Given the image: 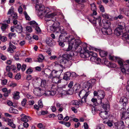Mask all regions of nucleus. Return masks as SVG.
Listing matches in <instances>:
<instances>
[{"instance_id": "obj_60", "label": "nucleus", "mask_w": 129, "mask_h": 129, "mask_svg": "<svg viewBox=\"0 0 129 129\" xmlns=\"http://www.w3.org/2000/svg\"><path fill=\"white\" fill-rule=\"evenodd\" d=\"M63 41H60L59 40L58 41L59 45L62 47H63L64 46V44Z\"/></svg>"}, {"instance_id": "obj_8", "label": "nucleus", "mask_w": 129, "mask_h": 129, "mask_svg": "<svg viewBox=\"0 0 129 129\" xmlns=\"http://www.w3.org/2000/svg\"><path fill=\"white\" fill-rule=\"evenodd\" d=\"M117 61L118 63L120 66L121 71L122 72H125V70L124 69L126 68V67L128 65H126L124 63V61L121 58L118 57V58L116 60V61Z\"/></svg>"}, {"instance_id": "obj_13", "label": "nucleus", "mask_w": 129, "mask_h": 129, "mask_svg": "<svg viewBox=\"0 0 129 129\" xmlns=\"http://www.w3.org/2000/svg\"><path fill=\"white\" fill-rule=\"evenodd\" d=\"M105 96V94L104 91L101 90H98V98L99 100L100 101L101 100L103 101L104 100V98Z\"/></svg>"}, {"instance_id": "obj_63", "label": "nucleus", "mask_w": 129, "mask_h": 129, "mask_svg": "<svg viewBox=\"0 0 129 129\" xmlns=\"http://www.w3.org/2000/svg\"><path fill=\"white\" fill-rule=\"evenodd\" d=\"M99 8L100 11L102 12H104L105 11L104 8L103 6L100 5L99 6Z\"/></svg>"}, {"instance_id": "obj_33", "label": "nucleus", "mask_w": 129, "mask_h": 129, "mask_svg": "<svg viewBox=\"0 0 129 129\" xmlns=\"http://www.w3.org/2000/svg\"><path fill=\"white\" fill-rule=\"evenodd\" d=\"M9 111L10 113H12L17 114L18 113V111L17 109H15L12 107L10 108Z\"/></svg>"}, {"instance_id": "obj_42", "label": "nucleus", "mask_w": 129, "mask_h": 129, "mask_svg": "<svg viewBox=\"0 0 129 129\" xmlns=\"http://www.w3.org/2000/svg\"><path fill=\"white\" fill-rule=\"evenodd\" d=\"M70 91V89L68 90V91H66L65 90H63L61 92V94L62 95H64L65 94H72V93L73 91H72L71 93H70L69 92V91Z\"/></svg>"}, {"instance_id": "obj_44", "label": "nucleus", "mask_w": 129, "mask_h": 129, "mask_svg": "<svg viewBox=\"0 0 129 129\" xmlns=\"http://www.w3.org/2000/svg\"><path fill=\"white\" fill-rule=\"evenodd\" d=\"M91 112L93 115L95 114L97 112V109L94 106L92 107L91 108Z\"/></svg>"}, {"instance_id": "obj_46", "label": "nucleus", "mask_w": 129, "mask_h": 129, "mask_svg": "<svg viewBox=\"0 0 129 129\" xmlns=\"http://www.w3.org/2000/svg\"><path fill=\"white\" fill-rule=\"evenodd\" d=\"M16 36L15 33H10L8 34V37L10 39H11L12 37H15Z\"/></svg>"}, {"instance_id": "obj_29", "label": "nucleus", "mask_w": 129, "mask_h": 129, "mask_svg": "<svg viewBox=\"0 0 129 129\" xmlns=\"http://www.w3.org/2000/svg\"><path fill=\"white\" fill-rule=\"evenodd\" d=\"M35 79L36 80V83L34 84V85L35 87H37V85L39 86L40 85L41 79L40 78L38 77L36 78Z\"/></svg>"}, {"instance_id": "obj_28", "label": "nucleus", "mask_w": 129, "mask_h": 129, "mask_svg": "<svg viewBox=\"0 0 129 129\" xmlns=\"http://www.w3.org/2000/svg\"><path fill=\"white\" fill-rule=\"evenodd\" d=\"M44 59V57L42 54H40L38 56L37 61L39 62H42Z\"/></svg>"}, {"instance_id": "obj_1", "label": "nucleus", "mask_w": 129, "mask_h": 129, "mask_svg": "<svg viewBox=\"0 0 129 129\" xmlns=\"http://www.w3.org/2000/svg\"><path fill=\"white\" fill-rule=\"evenodd\" d=\"M67 33L64 32L59 35V41H60L65 42L67 40L69 42V47L67 50V51H70L72 49L75 50L77 49L78 48H81L79 50L80 51L82 50V48L79 46L81 43V41L79 39H75L74 38H72V36H70L69 37L67 36Z\"/></svg>"}, {"instance_id": "obj_15", "label": "nucleus", "mask_w": 129, "mask_h": 129, "mask_svg": "<svg viewBox=\"0 0 129 129\" xmlns=\"http://www.w3.org/2000/svg\"><path fill=\"white\" fill-rule=\"evenodd\" d=\"M109 111H102L99 114L100 117L103 119H105L108 117V112Z\"/></svg>"}, {"instance_id": "obj_32", "label": "nucleus", "mask_w": 129, "mask_h": 129, "mask_svg": "<svg viewBox=\"0 0 129 129\" xmlns=\"http://www.w3.org/2000/svg\"><path fill=\"white\" fill-rule=\"evenodd\" d=\"M1 27V29L3 31H4L8 28V24L2 23Z\"/></svg>"}, {"instance_id": "obj_19", "label": "nucleus", "mask_w": 129, "mask_h": 129, "mask_svg": "<svg viewBox=\"0 0 129 129\" xmlns=\"http://www.w3.org/2000/svg\"><path fill=\"white\" fill-rule=\"evenodd\" d=\"M80 102L77 100H73L70 103L71 105L74 106L76 108H78L79 107V105L80 104Z\"/></svg>"}, {"instance_id": "obj_58", "label": "nucleus", "mask_w": 129, "mask_h": 129, "mask_svg": "<svg viewBox=\"0 0 129 129\" xmlns=\"http://www.w3.org/2000/svg\"><path fill=\"white\" fill-rule=\"evenodd\" d=\"M95 62L97 64H99L100 62H101V59L99 58H98L96 57V59H95Z\"/></svg>"}, {"instance_id": "obj_38", "label": "nucleus", "mask_w": 129, "mask_h": 129, "mask_svg": "<svg viewBox=\"0 0 129 129\" xmlns=\"http://www.w3.org/2000/svg\"><path fill=\"white\" fill-rule=\"evenodd\" d=\"M91 81H90L86 83V85H87V86H86L85 88L87 87H88L87 88V90H89V89L90 88H91L92 87V84L91 83Z\"/></svg>"}, {"instance_id": "obj_52", "label": "nucleus", "mask_w": 129, "mask_h": 129, "mask_svg": "<svg viewBox=\"0 0 129 129\" xmlns=\"http://www.w3.org/2000/svg\"><path fill=\"white\" fill-rule=\"evenodd\" d=\"M7 82V80L6 79H4L1 81V84L2 85H6Z\"/></svg>"}, {"instance_id": "obj_34", "label": "nucleus", "mask_w": 129, "mask_h": 129, "mask_svg": "<svg viewBox=\"0 0 129 129\" xmlns=\"http://www.w3.org/2000/svg\"><path fill=\"white\" fill-rule=\"evenodd\" d=\"M100 55L101 57H104L106 56L107 54V52L103 51H101L99 52Z\"/></svg>"}, {"instance_id": "obj_55", "label": "nucleus", "mask_w": 129, "mask_h": 129, "mask_svg": "<svg viewBox=\"0 0 129 129\" xmlns=\"http://www.w3.org/2000/svg\"><path fill=\"white\" fill-rule=\"evenodd\" d=\"M104 125L101 124L97 126L96 129H104Z\"/></svg>"}, {"instance_id": "obj_7", "label": "nucleus", "mask_w": 129, "mask_h": 129, "mask_svg": "<svg viewBox=\"0 0 129 129\" xmlns=\"http://www.w3.org/2000/svg\"><path fill=\"white\" fill-rule=\"evenodd\" d=\"M57 72H60L61 71H52L49 69H47L43 72V73H44L43 76L44 77H48L49 78H51L53 76V74L56 73Z\"/></svg>"}, {"instance_id": "obj_36", "label": "nucleus", "mask_w": 129, "mask_h": 129, "mask_svg": "<svg viewBox=\"0 0 129 129\" xmlns=\"http://www.w3.org/2000/svg\"><path fill=\"white\" fill-rule=\"evenodd\" d=\"M29 24L31 26L34 28H35L38 25L37 23L34 21H30Z\"/></svg>"}, {"instance_id": "obj_9", "label": "nucleus", "mask_w": 129, "mask_h": 129, "mask_svg": "<svg viewBox=\"0 0 129 129\" xmlns=\"http://www.w3.org/2000/svg\"><path fill=\"white\" fill-rule=\"evenodd\" d=\"M104 100L105 102L101 100V101H100V103L105 111H109L110 110V105L108 103H107L108 102L107 99H105Z\"/></svg>"}, {"instance_id": "obj_22", "label": "nucleus", "mask_w": 129, "mask_h": 129, "mask_svg": "<svg viewBox=\"0 0 129 129\" xmlns=\"http://www.w3.org/2000/svg\"><path fill=\"white\" fill-rule=\"evenodd\" d=\"M15 29L17 32L20 33L22 32L23 28L21 26L17 25L15 26Z\"/></svg>"}, {"instance_id": "obj_43", "label": "nucleus", "mask_w": 129, "mask_h": 129, "mask_svg": "<svg viewBox=\"0 0 129 129\" xmlns=\"http://www.w3.org/2000/svg\"><path fill=\"white\" fill-rule=\"evenodd\" d=\"M124 122L123 121H120L115 123V125L116 126L118 127L119 126H122L123 125Z\"/></svg>"}, {"instance_id": "obj_54", "label": "nucleus", "mask_w": 129, "mask_h": 129, "mask_svg": "<svg viewBox=\"0 0 129 129\" xmlns=\"http://www.w3.org/2000/svg\"><path fill=\"white\" fill-rule=\"evenodd\" d=\"M26 30L28 32H30L32 31L31 27L30 26H27L26 27Z\"/></svg>"}, {"instance_id": "obj_23", "label": "nucleus", "mask_w": 129, "mask_h": 129, "mask_svg": "<svg viewBox=\"0 0 129 129\" xmlns=\"http://www.w3.org/2000/svg\"><path fill=\"white\" fill-rule=\"evenodd\" d=\"M52 81L54 83H59L61 82V80L59 77H53L52 79Z\"/></svg>"}, {"instance_id": "obj_62", "label": "nucleus", "mask_w": 129, "mask_h": 129, "mask_svg": "<svg viewBox=\"0 0 129 129\" xmlns=\"http://www.w3.org/2000/svg\"><path fill=\"white\" fill-rule=\"evenodd\" d=\"M26 102V100L25 99H24L21 102V104L23 106H24Z\"/></svg>"}, {"instance_id": "obj_5", "label": "nucleus", "mask_w": 129, "mask_h": 129, "mask_svg": "<svg viewBox=\"0 0 129 129\" xmlns=\"http://www.w3.org/2000/svg\"><path fill=\"white\" fill-rule=\"evenodd\" d=\"M101 17L99 16L98 18H96L95 20L93 19V20L95 21V23L96 22H98L100 26H103V28H108L110 27L111 24L110 21L107 20L105 19H104L102 20V24L101 22Z\"/></svg>"}, {"instance_id": "obj_47", "label": "nucleus", "mask_w": 129, "mask_h": 129, "mask_svg": "<svg viewBox=\"0 0 129 129\" xmlns=\"http://www.w3.org/2000/svg\"><path fill=\"white\" fill-rule=\"evenodd\" d=\"M126 65H127L128 66L127 67H126V68L124 69L125 70V72H122L123 74H129L128 72H129V64H127Z\"/></svg>"}, {"instance_id": "obj_41", "label": "nucleus", "mask_w": 129, "mask_h": 129, "mask_svg": "<svg viewBox=\"0 0 129 129\" xmlns=\"http://www.w3.org/2000/svg\"><path fill=\"white\" fill-rule=\"evenodd\" d=\"M23 13L25 15V17L26 20H31L29 16L27 14V13L26 11H24Z\"/></svg>"}, {"instance_id": "obj_61", "label": "nucleus", "mask_w": 129, "mask_h": 129, "mask_svg": "<svg viewBox=\"0 0 129 129\" xmlns=\"http://www.w3.org/2000/svg\"><path fill=\"white\" fill-rule=\"evenodd\" d=\"M75 1L78 3H83L86 2V0H75Z\"/></svg>"}, {"instance_id": "obj_18", "label": "nucleus", "mask_w": 129, "mask_h": 129, "mask_svg": "<svg viewBox=\"0 0 129 129\" xmlns=\"http://www.w3.org/2000/svg\"><path fill=\"white\" fill-rule=\"evenodd\" d=\"M46 42L47 44L50 46H52L55 44L52 39L50 37L47 38Z\"/></svg>"}, {"instance_id": "obj_45", "label": "nucleus", "mask_w": 129, "mask_h": 129, "mask_svg": "<svg viewBox=\"0 0 129 129\" xmlns=\"http://www.w3.org/2000/svg\"><path fill=\"white\" fill-rule=\"evenodd\" d=\"M128 85L126 87V88L128 92L127 93V96L128 98L129 99V80L127 81Z\"/></svg>"}, {"instance_id": "obj_3", "label": "nucleus", "mask_w": 129, "mask_h": 129, "mask_svg": "<svg viewBox=\"0 0 129 129\" xmlns=\"http://www.w3.org/2000/svg\"><path fill=\"white\" fill-rule=\"evenodd\" d=\"M37 87H35L36 88L34 89V93L36 96H40L42 95L53 96L56 94V92L55 91H46L45 88L43 89L42 88Z\"/></svg>"}, {"instance_id": "obj_40", "label": "nucleus", "mask_w": 129, "mask_h": 129, "mask_svg": "<svg viewBox=\"0 0 129 129\" xmlns=\"http://www.w3.org/2000/svg\"><path fill=\"white\" fill-rule=\"evenodd\" d=\"M109 59L112 60L115 62H116V60L118 58V57L111 56L110 55L109 56Z\"/></svg>"}, {"instance_id": "obj_16", "label": "nucleus", "mask_w": 129, "mask_h": 129, "mask_svg": "<svg viewBox=\"0 0 129 129\" xmlns=\"http://www.w3.org/2000/svg\"><path fill=\"white\" fill-rule=\"evenodd\" d=\"M129 113L127 112H123L121 115V118H123L124 119L126 120V121L129 122Z\"/></svg>"}, {"instance_id": "obj_56", "label": "nucleus", "mask_w": 129, "mask_h": 129, "mask_svg": "<svg viewBox=\"0 0 129 129\" xmlns=\"http://www.w3.org/2000/svg\"><path fill=\"white\" fill-rule=\"evenodd\" d=\"M35 29L38 33H40L41 31V30L39 27L38 26V25L36 26L35 27Z\"/></svg>"}, {"instance_id": "obj_17", "label": "nucleus", "mask_w": 129, "mask_h": 129, "mask_svg": "<svg viewBox=\"0 0 129 129\" xmlns=\"http://www.w3.org/2000/svg\"><path fill=\"white\" fill-rule=\"evenodd\" d=\"M16 47L13 45L10 42L9 44V47L7 49L8 52L10 53H13L14 52V49H16Z\"/></svg>"}, {"instance_id": "obj_35", "label": "nucleus", "mask_w": 129, "mask_h": 129, "mask_svg": "<svg viewBox=\"0 0 129 129\" xmlns=\"http://www.w3.org/2000/svg\"><path fill=\"white\" fill-rule=\"evenodd\" d=\"M102 16L104 18L106 19H108L109 20H110L111 19V16L107 13L103 14Z\"/></svg>"}, {"instance_id": "obj_24", "label": "nucleus", "mask_w": 129, "mask_h": 129, "mask_svg": "<svg viewBox=\"0 0 129 129\" xmlns=\"http://www.w3.org/2000/svg\"><path fill=\"white\" fill-rule=\"evenodd\" d=\"M71 76V73L70 72H67L66 73L63 79L66 80H69L70 79V77Z\"/></svg>"}, {"instance_id": "obj_59", "label": "nucleus", "mask_w": 129, "mask_h": 129, "mask_svg": "<svg viewBox=\"0 0 129 129\" xmlns=\"http://www.w3.org/2000/svg\"><path fill=\"white\" fill-rule=\"evenodd\" d=\"M18 11L19 13L20 14H21L22 13L23 9L21 6H20L19 7Z\"/></svg>"}, {"instance_id": "obj_49", "label": "nucleus", "mask_w": 129, "mask_h": 129, "mask_svg": "<svg viewBox=\"0 0 129 129\" xmlns=\"http://www.w3.org/2000/svg\"><path fill=\"white\" fill-rule=\"evenodd\" d=\"M90 6L91 9L92 11L96 10V6L94 4L90 5Z\"/></svg>"}, {"instance_id": "obj_48", "label": "nucleus", "mask_w": 129, "mask_h": 129, "mask_svg": "<svg viewBox=\"0 0 129 129\" xmlns=\"http://www.w3.org/2000/svg\"><path fill=\"white\" fill-rule=\"evenodd\" d=\"M55 63V65L54 66L56 67H59L60 66L62 68L63 67V66L60 63V62H58L57 61H55L54 62Z\"/></svg>"}, {"instance_id": "obj_27", "label": "nucleus", "mask_w": 129, "mask_h": 129, "mask_svg": "<svg viewBox=\"0 0 129 129\" xmlns=\"http://www.w3.org/2000/svg\"><path fill=\"white\" fill-rule=\"evenodd\" d=\"M104 63L105 64L107 63L108 64H109L108 65V66H109L110 67L115 68L116 66V64L114 63H113L111 62H110L108 61H107L106 59L104 61Z\"/></svg>"}, {"instance_id": "obj_37", "label": "nucleus", "mask_w": 129, "mask_h": 129, "mask_svg": "<svg viewBox=\"0 0 129 129\" xmlns=\"http://www.w3.org/2000/svg\"><path fill=\"white\" fill-rule=\"evenodd\" d=\"M88 54H89V57L90 56V55L92 56L95 57H96L97 56L96 53L91 51H88Z\"/></svg>"}, {"instance_id": "obj_12", "label": "nucleus", "mask_w": 129, "mask_h": 129, "mask_svg": "<svg viewBox=\"0 0 129 129\" xmlns=\"http://www.w3.org/2000/svg\"><path fill=\"white\" fill-rule=\"evenodd\" d=\"M120 102L121 103L123 107H125L128 103V99L124 96L122 97L120 100Z\"/></svg>"}, {"instance_id": "obj_53", "label": "nucleus", "mask_w": 129, "mask_h": 129, "mask_svg": "<svg viewBox=\"0 0 129 129\" xmlns=\"http://www.w3.org/2000/svg\"><path fill=\"white\" fill-rule=\"evenodd\" d=\"M10 92L11 90L10 89L8 90L7 92H5V93L3 94L4 96L5 97L8 96L10 93Z\"/></svg>"}, {"instance_id": "obj_14", "label": "nucleus", "mask_w": 129, "mask_h": 129, "mask_svg": "<svg viewBox=\"0 0 129 129\" xmlns=\"http://www.w3.org/2000/svg\"><path fill=\"white\" fill-rule=\"evenodd\" d=\"M101 31L104 35H110L112 33V30L110 27L108 28H102L101 29Z\"/></svg>"}, {"instance_id": "obj_25", "label": "nucleus", "mask_w": 129, "mask_h": 129, "mask_svg": "<svg viewBox=\"0 0 129 129\" xmlns=\"http://www.w3.org/2000/svg\"><path fill=\"white\" fill-rule=\"evenodd\" d=\"M21 118V120L23 122H28V121L27 119V116L24 114H22L20 115Z\"/></svg>"}, {"instance_id": "obj_51", "label": "nucleus", "mask_w": 129, "mask_h": 129, "mask_svg": "<svg viewBox=\"0 0 129 129\" xmlns=\"http://www.w3.org/2000/svg\"><path fill=\"white\" fill-rule=\"evenodd\" d=\"M38 105L39 107L40 108H42L43 106V105L42 103V101L41 100H39L38 102Z\"/></svg>"}, {"instance_id": "obj_21", "label": "nucleus", "mask_w": 129, "mask_h": 129, "mask_svg": "<svg viewBox=\"0 0 129 129\" xmlns=\"http://www.w3.org/2000/svg\"><path fill=\"white\" fill-rule=\"evenodd\" d=\"M85 52L83 53H81L80 54L81 57L83 58H85L89 57L88 54V50H85Z\"/></svg>"}, {"instance_id": "obj_57", "label": "nucleus", "mask_w": 129, "mask_h": 129, "mask_svg": "<svg viewBox=\"0 0 129 129\" xmlns=\"http://www.w3.org/2000/svg\"><path fill=\"white\" fill-rule=\"evenodd\" d=\"M33 70L29 68L27 70L26 73L27 74H30L33 72Z\"/></svg>"}, {"instance_id": "obj_4", "label": "nucleus", "mask_w": 129, "mask_h": 129, "mask_svg": "<svg viewBox=\"0 0 129 129\" xmlns=\"http://www.w3.org/2000/svg\"><path fill=\"white\" fill-rule=\"evenodd\" d=\"M59 22H54L53 25L50 27V29L53 31L56 32L61 34L66 32L64 30L63 26H60L59 27Z\"/></svg>"}, {"instance_id": "obj_11", "label": "nucleus", "mask_w": 129, "mask_h": 129, "mask_svg": "<svg viewBox=\"0 0 129 129\" xmlns=\"http://www.w3.org/2000/svg\"><path fill=\"white\" fill-rule=\"evenodd\" d=\"M123 27L121 26L115 29L114 31V33L117 36H119L122 33Z\"/></svg>"}, {"instance_id": "obj_2", "label": "nucleus", "mask_w": 129, "mask_h": 129, "mask_svg": "<svg viewBox=\"0 0 129 129\" xmlns=\"http://www.w3.org/2000/svg\"><path fill=\"white\" fill-rule=\"evenodd\" d=\"M37 2L36 4L35 8L37 10V13L38 16H43L45 15V20L46 21L47 24L49 25V23L52 21H55L56 17L54 16L56 15V13H53L51 14L49 13L47 11L49 9L48 8L45 9L44 6L41 4H39Z\"/></svg>"}, {"instance_id": "obj_10", "label": "nucleus", "mask_w": 129, "mask_h": 129, "mask_svg": "<svg viewBox=\"0 0 129 129\" xmlns=\"http://www.w3.org/2000/svg\"><path fill=\"white\" fill-rule=\"evenodd\" d=\"M48 80H46L45 79H41V82H40V85L41 87V88H42L43 89H45L46 91H47V82Z\"/></svg>"}, {"instance_id": "obj_31", "label": "nucleus", "mask_w": 129, "mask_h": 129, "mask_svg": "<svg viewBox=\"0 0 129 129\" xmlns=\"http://www.w3.org/2000/svg\"><path fill=\"white\" fill-rule=\"evenodd\" d=\"M19 92L17 91H15L14 92L13 98L16 100L20 98L19 96Z\"/></svg>"}, {"instance_id": "obj_20", "label": "nucleus", "mask_w": 129, "mask_h": 129, "mask_svg": "<svg viewBox=\"0 0 129 129\" xmlns=\"http://www.w3.org/2000/svg\"><path fill=\"white\" fill-rule=\"evenodd\" d=\"M122 39L129 43V35L127 33H124L122 36Z\"/></svg>"}, {"instance_id": "obj_39", "label": "nucleus", "mask_w": 129, "mask_h": 129, "mask_svg": "<svg viewBox=\"0 0 129 129\" xmlns=\"http://www.w3.org/2000/svg\"><path fill=\"white\" fill-rule=\"evenodd\" d=\"M123 13L129 18V10L124 9H123Z\"/></svg>"}, {"instance_id": "obj_6", "label": "nucleus", "mask_w": 129, "mask_h": 129, "mask_svg": "<svg viewBox=\"0 0 129 129\" xmlns=\"http://www.w3.org/2000/svg\"><path fill=\"white\" fill-rule=\"evenodd\" d=\"M89 94V91L87 92L84 89L80 91L79 96L80 98L81 97L82 98L81 101H78L79 102L80 101L79 105L82 106L84 103L86 102L87 97Z\"/></svg>"}, {"instance_id": "obj_30", "label": "nucleus", "mask_w": 129, "mask_h": 129, "mask_svg": "<svg viewBox=\"0 0 129 129\" xmlns=\"http://www.w3.org/2000/svg\"><path fill=\"white\" fill-rule=\"evenodd\" d=\"M8 122V124L12 128H14L15 127V125L14 124L12 120L9 119Z\"/></svg>"}, {"instance_id": "obj_64", "label": "nucleus", "mask_w": 129, "mask_h": 129, "mask_svg": "<svg viewBox=\"0 0 129 129\" xmlns=\"http://www.w3.org/2000/svg\"><path fill=\"white\" fill-rule=\"evenodd\" d=\"M123 16L122 15H120L118 16L117 17H115L114 18L115 20H117L118 19H122L123 18Z\"/></svg>"}, {"instance_id": "obj_50", "label": "nucleus", "mask_w": 129, "mask_h": 129, "mask_svg": "<svg viewBox=\"0 0 129 129\" xmlns=\"http://www.w3.org/2000/svg\"><path fill=\"white\" fill-rule=\"evenodd\" d=\"M10 70H12L14 72H15L16 71V67L14 65H12L10 66Z\"/></svg>"}, {"instance_id": "obj_26", "label": "nucleus", "mask_w": 129, "mask_h": 129, "mask_svg": "<svg viewBox=\"0 0 129 129\" xmlns=\"http://www.w3.org/2000/svg\"><path fill=\"white\" fill-rule=\"evenodd\" d=\"M60 63L62 65L64 64L69 62V61L68 59L65 58H62L60 60Z\"/></svg>"}]
</instances>
